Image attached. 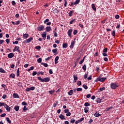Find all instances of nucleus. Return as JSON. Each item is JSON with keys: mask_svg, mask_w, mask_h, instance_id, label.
<instances>
[{"mask_svg": "<svg viewBox=\"0 0 124 124\" xmlns=\"http://www.w3.org/2000/svg\"><path fill=\"white\" fill-rule=\"evenodd\" d=\"M37 79L39 80V81H40L41 82H42L43 83H44V82H50V78H41V77H38Z\"/></svg>", "mask_w": 124, "mask_h": 124, "instance_id": "nucleus-1", "label": "nucleus"}, {"mask_svg": "<svg viewBox=\"0 0 124 124\" xmlns=\"http://www.w3.org/2000/svg\"><path fill=\"white\" fill-rule=\"evenodd\" d=\"M119 87V83L116 82L111 83L110 84V88L111 90H116V88Z\"/></svg>", "mask_w": 124, "mask_h": 124, "instance_id": "nucleus-2", "label": "nucleus"}, {"mask_svg": "<svg viewBox=\"0 0 124 124\" xmlns=\"http://www.w3.org/2000/svg\"><path fill=\"white\" fill-rule=\"evenodd\" d=\"M33 40V37H30L29 39H28L27 40L24 41L23 43H30L31 41Z\"/></svg>", "mask_w": 124, "mask_h": 124, "instance_id": "nucleus-3", "label": "nucleus"}, {"mask_svg": "<svg viewBox=\"0 0 124 124\" xmlns=\"http://www.w3.org/2000/svg\"><path fill=\"white\" fill-rule=\"evenodd\" d=\"M44 28H45L44 26H43V25H40L39 26H38L37 28V30L39 31H43V30H44Z\"/></svg>", "mask_w": 124, "mask_h": 124, "instance_id": "nucleus-4", "label": "nucleus"}, {"mask_svg": "<svg viewBox=\"0 0 124 124\" xmlns=\"http://www.w3.org/2000/svg\"><path fill=\"white\" fill-rule=\"evenodd\" d=\"M76 39H74V41H72L71 43V45L70 46V49H73V48L74 47V45L75 44V43H76V42L75 41Z\"/></svg>", "mask_w": 124, "mask_h": 124, "instance_id": "nucleus-5", "label": "nucleus"}, {"mask_svg": "<svg viewBox=\"0 0 124 124\" xmlns=\"http://www.w3.org/2000/svg\"><path fill=\"white\" fill-rule=\"evenodd\" d=\"M35 90V87L32 86L30 88H27L26 89V92H30V91H34Z\"/></svg>", "mask_w": 124, "mask_h": 124, "instance_id": "nucleus-6", "label": "nucleus"}, {"mask_svg": "<svg viewBox=\"0 0 124 124\" xmlns=\"http://www.w3.org/2000/svg\"><path fill=\"white\" fill-rule=\"evenodd\" d=\"M49 19L47 18L44 21V23L46 24V26H50L51 25V22H49Z\"/></svg>", "mask_w": 124, "mask_h": 124, "instance_id": "nucleus-7", "label": "nucleus"}, {"mask_svg": "<svg viewBox=\"0 0 124 124\" xmlns=\"http://www.w3.org/2000/svg\"><path fill=\"white\" fill-rule=\"evenodd\" d=\"M4 108H5L6 110L8 111V112H10V110H11L10 107L8 106L7 104H5V105H4Z\"/></svg>", "mask_w": 124, "mask_h": 124, "instance_id": "nucleus-8", "label": "nucleus"}, {"mask_svg": "<svg viewBox=\"0 0 124 124\" xmlns=\"http://www.w3.org/2000/svg\"><path fill=\"white\" fill-rule=\"evenodd\" d=\"M13 97L14 98H20L19 94H17L16 93H14L13 94Z\"/></svg>", "mask_w": 124, "mask_h": 124, "instance_id": "nucleus-9", "label": "nucleus"}, {"mask_svg": "<svg viewBox=\"0 0 124 124\" xmlns=\"http://www.w3.org/2000/svg\"><path fill=\"white\" fill-rule=\"evenodd\" d=\"M47 33L46 31L43 32V33L42 34V37L43 38L44 40H45L46 39V36Z\"/></svg>", "mask_w": 124, "mask_h": 124, "instance_id": "nucleus-10", "label": "nucleus"}, {"mask_svg": "<svg viewBox=\"0 0 124 124\" xmlns=\"http://www.w3.org/2000/svg\"><path fill=\"white\" fill-rule=\"evenodd\" d=\"M59 59H60V57H59V56H57L55 57V60H54L55 64H57V63H59V62H58Z\"/></svg>", "mask_w": 124, "mask_h": 124, "instance_id": "nucleus-11", "label": "nucleus"}, {"mask_svg": "<svg viewBox=\"0 0 124 124\" xmlns=\"http://www.w3.org/2000/svg\"><path fill=\"white\" fill-rule=\"evenodd\" d=\"M72 29H70L68 31L67 34L69 37H71V33H72Z\"/></svg>", "mask_w": 124, "mask_h": 124, "instance_id": "nucleus-12", "label": "nucleus"}, {"mask_svg": "<svg viewBox=\"0 0 124 124\" xmlns=\"http://www.w3.org/2000/svg\"><path fill=\"white\" fill-rule=\"evenodd\" d=\"M52 30V28H51V27L50 26H47L46 28V32H49V31H51V30Z\"/></svg>", "mask_w": 124, "mask_h": 124, "instance_id": "nucleus-13", "label": "nucleus"}, {"mask_svg": "<svg viewBox=\"0 0 124 124\" xmlns=\"http://www.w3.org/2000/svg\"><path fill=\"white\" fill-rule=\"evenodd\" d=\"M13 57H14V53H10L8 55V58H9V59H12Z\"/></svg>", "mask_w": 124, "mask_h": 124, "instance_id": "nucleus-14", "label": "nucleus"}, {"mask_svg": "<svg viewBox=\"0 0 124 124\" xmlns=\"http://www.w3.org/2000/svg\"><path fill=\"white\" fill-rule=\"evenodd\" d=\"M59 118H60L61 120H66L64 116L62 114L59 115Z\"/></svg>", "mask_w": 124, "mask_h": 124, "instance_id": "nucleus-15", "label": "nucleus"}, {"mask_svg": "<svg viewBox=\"0 0 124 124\" xmlns=\"http://www.w3.org/2000/svg\"><path fill=\"white\" fill-rule=\"evenodd\" d=\"M29 37V34L25 33L23 34V38L24 39H27Z\"/></svg>", "mask_w": 124, "mask_h": 124, "instance_id": "nucleus-16", "label": "nucleus"}, {"mask_svg": "<svg viewBox=\"0 0 124 124\" xmlns=\"http://www.w3.org/2000/svg\"><path fill=\"white\" fill-rule=\"evenodd\" d=\"M94 117H100V116H101V114H99V113H98V112L96 111L94 114Z\"/></svg>", "mask_w": 124, "mask_h": 124, "instance_id": "nucleus-17", "label": "nucleus"}, {"mask_svg": "<svg viewBox=\"0 0 124 124\" xmlns=\"http://www.w3.org/2000/svg\"><path fill=\"white\" fill-rule=\"evenodd\" d=\"M19 109H20V107H19V106H16L14 107V110H15L16 112L19 111Z\"/></svg>", "mask_w": 124, "mask_h": 124, "instance_id": "nucleus-18", "label": "nucleus"}, {"mask_svg": "<svg viewBox=\"0 0 124 124\" xmlns=\"http://www.w3.org/2000/svg\"><path fill=\"white\" fill-rule=\"evenodd\" d=\"M19 75H20V68H18L16 71V77H19Z\"/></svg>", "mask_w": 124, "mask_h": 124, "instance_id": "nucleus-19", "label": "nucleus"}, {"mask_svg": "<svg viewBox=\"0 0 124 124\" xmlns=\"http://www.w3.org/2000/svg\"><path fill=\"white\" fill-rule=\"evenodd\" d=\"M68 95H72V94H73V90H70L68 92Z\"/></svg>", "mask_w": 124, "mask_h": 124, "instance_id": "nucleus-20", "label": "nucleus"}, {"mask_svg": "<svg viewBox=\"0 0 124 124\" xmlns=\"http://www.w3.org/2000/svg\"><path fill=\"white\" fill-rule=\"evenodd\" d=\"M106 79H107L106 78H100V79H99V80H100V82H104V81H105Z\"/></svg>", "mask_w": 124, "mask_h": 124, "instance_id": "nucleus-21", "label": "nucleus"}, {"mask_svg": "<svg viewBox=\"0 0 124 124\" xmlns=\"http://www.w3.org/2000/svg\"><path fill=\"white\" fill-rule=\"evenodd\" d=\"M9 78H12L13 79H14L15 78V74L12 73L10 75Z\"/></svg>", "mask_w": 124, "mask_h": 124, "instance_id": "nucleus-22", "label": "nucleus"}, {"mask_svg": "<svg viewBox=\"0 0 124 124\" xmlns=\"http://www.w3.org/2000/svg\"><path fill=\"white\" fill-rule=\"evenodd\" d=\"M59 12H60V10H58L57 9H54L53 11V13L54 14H56V13H59Z\"/></svg>", "mask_w": 124, "mask_h": 124, "instance_id": "nucleus-23", "label": "nucleus"}, {"mask_svg": "<svg viewBox=\"0 0 124 124\" xmlns=\"http://www.w3.org/2000/svg\"><path fill=\"white\" fill-rule=\"evenodd\" d=\"M67 43H63L62 45V48L65 49L67 48Z\"/></svg>", "mask_w": 124, "mask_h": 124, "instance_id": "nucleus-24", "label": "nucleus"}, {"mask_svg": "<svg viewBox=\"0 0 124 124\" xmlns=\"http://www.w3.org/2000/svg\"><path fill=\"white\" fill-rule=\"evenodd\" d=\"M85 113L89 112V107H85L84 109Z\"/></svg>", "mask_w": 124, "mask_h": 124, "instance_id": "nucleus-25", "label": "nucleus"}, {"mask_svg": "<svg viewBox=\"0 0 124 124\" xmlns=\"http://www.w3.org/2000/svg\"><path fill=\"white\" fill-rule=\"evenodd\" d=\"M6 120L8 124H11V120L9 119V117H7Z\"/></svg>", "mask_w": 124, "mask_h": 124, "instance_id": "nucleus-26", "label": "nucleus"}, {"mask_svg": "<svg viewBox=\"0 0 124 124\" xmlns=\"http://www.w3.org/2000/svg\"><path fill=\"white\" fill-rule=\"evenodd\" d=\"M0 72L1 73H5L6 72H5V70L2 69V68H0Z\"/></svg>", "mask_w": 124, "mask_h": 124, "instance_id": "nucleus-27", "label": "nucleus"}, {"mask_svg": "<svg viewBox=\"0 0 124 124\" xmlns=\"http://www.w3.org/2000/svg\"><path fill=\"white\" fill-rule=\"evenodd\" d=\"M80 3V0H76L74 2V5H77V4H79Z\"/></svg>", "mask_w": 124, "mask_h": 124, "instance_id": "nucleus-28", "label": "nucleus"}, {"mask_svg": "<svg viewBox=\"0 0 124 124\" xmlns=\"http://www.w3.org/2000/svg\"><path fill=\"white\" fill-rule=\"evenodd\" d=\"M41 64L42 65H44V66H45V67H48V64L47 63L42 62V63H41Z\"/></svg>", "mask_w": 124, "mask_h": 124, "instance_id": "nucleus-29", "label": "nucleus"}, {"mask_svg": "<svg viewBox=\"0 0 124 124\" xmlns=\"http://www.w3.org/2000/svg\"><path fill=\"white\" fill-rule=\"evenodd\" d=\"M72 16H73V11H71L69 13V17H71Z\"/></svg>", "mask_w": 124, "mask_h": 124, "instance_id": "nucleus-30", "label": "nucleus"}, {"mask_svg": "<svg viewBox=\"0 0 124 124\" xmlns=\"http://www.w3.org/2000/svg\"><path fill=\"white\" fill-rule=\"evenodd\" d=\"M84 106H85V107H88V106H91V104H90L89 102H86L84 104Z\"/></svg>", "mask_w": 124, "mask_h": 124, "instance_id": "nucleus-31", "label": "nucleus"}, {"mask_svg": "<svg viewBox=\"0 0 124 124\" xmlns=\"http://www.w3.org/2000/svg\"><path fill=\"white\" fill-rule=\"evenodd\" d=\"M113 108V107H110L109 108H106L105 109V111H106L107 112L109 111V110H111V109H112Z\"/></svg>", "mask_w": 124, "mask_h": 124, "instance_id": "nucleus-32", "label": "nucleus"}, {"mask_svg": "<svg viewBox=\"0 0 124 124\" xmlns=\"http://www.w3.org/2000/svg\"><path fill=\"white\" fill-rule=\"evenodd\" d=\"M86 58V56H85L83 59L79 62V64H82V63H83V62H84V61H85V58Z\"/></svg>", "mask_w": 124, "mask_h": 124, "instance_id": "nucleus-33", "label": "nucleus"}, {"mask_svg": "<svg viewBox=\"0 0 124 124\" xmlns=\"http://www.w3.org/2000/svg\"><path fill=\"white\" fill-rule=\"evenodd\" d=\"M92 8H93V10H94V11H96V8L95 7V6H94V4H92Z\"/></svg>", "mask_w": 124, "mask_h": 124, "instance_id": "nucleus-34", "label": "nucleus"}, {"mask_svg": "<svg viewBox=\"0 0 124 124\" xmlns=\"http://www.w3.org/2000/svg\"><path fill=\"white\" fill-rule=\"evenodd\" d=\"M83 70H84V71H86L87 70V65L86 64H84L82 67Z\"/></svg>", "mask_w": 124, "mask_h": 124, "instance_id": "nucleus-35", "label": "nucleus"}, {"mask_svg": "<svg viewBox=\"0 0 124 124\" xmlns=\"http://www.w3.org/2000/svg\"><path fill=\"white\" fill-rule=\"evenodd\" d=\"M58 52V49L57 48H55L52 50V53L54 54L57 53Z\"/></svg>", "mask_w": 124, "mask_h": 124, "instance_id": "nucleus-36", "label": "nucleus"}, {"mask_svg": "<svg viewBox=\"0 0 124 124\" xmlns=\"http://www.w3.org/2000/svg\"><path fill=\"white\" fill-rule=\"evenodd\" d=\"M53 34L54 37H58V33L57 32L55 31H53Z\"/></svg>", "mask_w": 124, "mask_h": 124, "instance_id": "nucleus-37", "label": "nucleus"}, {"mask_svg": "<svg viewBox=\"0 0 124 124\" xmlns=\"http://www.w3.org/2000/svg\"><path fill=\"white\" fill-rule=\"evenodd\" d=\"M35 49H36V50H40L41 49V46H38L35 47Z\"/></svg>", "mask_w": 124, "mask_h": 124, "instance_id": "nucleus-38", "label": "nucleus"}, {"mask_svg": "<svg viewBox=\"0 0 124 124\" xmlns=\"http://www.w3.org/2000/svg\"><path fill=\"white\" fill-rule=\"evenodd\" d=\"M75 21H76V19H72V20H71L70 22V25H72V24H73V23H74V22H75Z\"/></svg>", "mask_w": 124, "mask_h": 124, "instance_id": "nucleus-39", "label": "nucleus"}, {"mask_svg": "<svg viewBox=\"0 0 124 124\" xmlns=\"http://www.w3.org/2000/svg\"><path fill=\"white\" fill-rule=\"evenodd\" d=\"M73 78L75 81H77V80L78 79V77L75 76V75H73Z\"/></svg>", "mask_w": 124, "mask_h": 124, "instance_id": "nucleus-40", "label": "nucleus"}, {"mask_svg": "<svg viewBox=\"0 0 124 124\" xmlns=\"http://www.w3.org/2000/svg\"><path fill=\"white\" fill-rule=\"evenodd\" d=\"M37 74V72L35 71H33V73H32V76H35Z\"/></svg>", "mask_w": 124, "mask_h": 124, "instance_id": "nucleus-41", "label": "nucleus"}, {"mask_svg": "<svg viewBox=\"0 0 124 124\" xmlns=\"http://www.w3.org/2000/svg\"><path fill=\"white\" fill-rule=\"evenodd\" d=\"M42 62V59H41V58H39V59H38L37 62L39 63H40V62Z\"/></svg>", "mask_w": 124, "mask_h": 124, "instance_id": "nucleus-42", "label": "nucleus"}, {"mask_svg": "<svg viewBox=\"0 0 124 124\" xmlns=\"http://www.w3.org/2000/svg\"><path fill=\"white\" fill-rule=\"evenodd\" d=\"M70 123L71 124H74V123H75V119H74V118L71 119Z\"/></svg>", "mask_w": 124, "mask_h": 124, "instance_id": "nucleus-43", "label": "nucleus"}, {"mask_svg": "<svg viewBox=\"0 0 124 124\" xmlns=\"http://www.w3.org/2000/svg\"><path fill=\"white\" fill-rule=\"evenodd\" d=\"M77 32H78V31L77 30H75L73 32V34H74V35H76V34H77Z\"/></svg>", "mask_w": 124, "mask_h": 124, "instance_id": "nucleus-44", "label": "nucleus"}, {"mask_svg": "<svg viewBox=\"0 0 124 124\" xmlns=\"http://www.w3.org/2000/svg\"><path fill=\"white\" fill-rule=\"evenodd\" d=\"M82 87H83V88H84V89H85V90H88V86H87L85 84H83L82 85Z\"/></svg>", "mask_w": 124, "mask_h": 124, "instance_id": "nucleus-45", "label": "nucleus"}, {"mask_svg": "<svg viewBox=\"0 0 124 124\" xmlns=\"http://www.w3.org/2000/svg\"><path fill=\"white\" fill-rule=\"evenodd\" d=\"M58 103H59V102L58 101H56V103H54L53 105V107H56L57 105H58Z\"/></svg>", "mask_w": 124, "mask_h": 124, "instance_id": "nucleus-46", "label": "nucleus"}, {"mask_svg": "<svg viewBox=\"0 0 124 124\" xmlns=\"http://www.w3.org/2000/svg\"><path fill=\"white\" fill-rule=\"evenodd\" d=\"M4 105H5V103L0 102V107H1V106H4Z\"/></svg>", "mask_w": 124, "mask_h": 124, "instance_id": "nucleus-47", "label": "nucleus"}, {"mask_svg": "<svg viewBox=\"0 0 124 124\" xmlns=\"http://www.w3.org/2000/svg\"><path fill=\"white\" fill-rule=\"evenodd\" d=\"M101 99H97L96 101L97 103H101Z\"/></svg>", "mask_w": 124, "mask_h": 124, "instance_id": "nucleus-48", "label": "nucleus"}, {"mask_svg": "<svg viewBox=\"0 0 124 124\" xmlns=\"http://www.w3.org/2000/svg\"><path fill=\"white\" fill-rule=\"evenodd\" d=\"M48 93L50 94H53L54 93H55V91H54V90L49 91H48Z\"/></svg>", "mask_w": 124, "mask_h": 124, "instance_id": "nucleus-49", "label": "nucleus"}, {"mask_svg": "<svg viewBox=\"0 0 124 124\" xmlns=\"http://www.w3.org/2000/svg\"><path fill=\"white\" fill-rule=\"evenodd\" d=\"M112 34L113 36H116V31L114 30L112 31Z\"/></svg>", "mask_w": 124, "mask_h": 124, "instance_id": "nucleus-50", "label": "nucleus"}, {"mask_svg": "<svg viewBox=\"0 0 124 124\" xmlns=\"http://www.w3.org/2000/svg\"><path fill=\"white\" fill-rule=\"evenodd\" d=\"M105 90H106L105 87L101 88H100V92H102L103 91H105Z\"/></svg>", "mask_w": 124, "mask_h": 124, "instance_id": "nucleus-51", "label": "nucleus"}, {"mask_svg": "<svg viewBox=\"0 0 124 124\" xmlns=\"http://www.w3.org/2000/svg\"><path fill=\"white\" fill-rule=\"evenodd\" d=\"M77 85L78 86H81V85H82V82H81V81H78L77 83Z\"/></svg>", "mask_w": 124, "mask_h": 124, "instance_id": "nucleus-52", "label": "nucleus"}, {"mask_svg": "<svg viewBox=\"0 0 124 124\" xmlns=\"http://www.w3.org/2000/svg\"><path fill=\"white\" fill-rule=\"evenodd\" d=\"M64 6L65 7H66V5H67V1H66V0H64Z\"/></svg>", "mask_w": 124, "mask_h": 124, "instance_id": "nucleus-53", "label": "nucleus"}, {"mask_svg": "<svg viewBox=\"0 0 124 124\" xmlns=\"http://www.w3.org/2000/svg\"><path fill=\"white\" fill-rule=\"evenodd\" d=\"M70 3H71V4H70V6H72V7H73V6H74V2H73V1H71V2H70Z\"/></svg>", "mask_w": 124, "mask_h": 124, "instance_id": "nucleus-54", "label": "nucleus"}, {"mask_svg": "<svg viewBox=\"0 0 124 124\" xmlns=\"http://www.w3.org/2000/svg\"><path fill=\"white\" fill-rule=\"evenodd\" d=\"M77 92H81V91H82V89L81 88H78L77 89Z\"/></svg>", "mask_w": 124, "mask_h": 124, "instance_id": "nucleus-55", "label": "nucleus"}, {"mask_svg": "<svg viewBox=\"0 0 124 124\" xmlns=\"http://www.w3.org/2000/svg\"><path fill=\"white\" fill-rule=\"evenodd\" d=\"M12 5L15 6V5H16V2H15V1H14V0H13L12 1Z\"/></svg>", "mask_w": 124, "mask_h": 124, "instance_id": "nucleus-56", "label": "nucleus"}, {"mask_svg": "<svg viewBox=\"0 0 124 124\" xmlns=\"http://www.w3.org/2000/svg\"><path fill=\"white\" fill-rule=\"evenodd\" d=\"M108 50V48H105V49H104L103 50V52L104 53H107V51Z\"/></svg>", "mask_w": 124, "mask_h": 124, "instance_id": "nucleus-57", "label": "nucleus"}, {"mask_svg": "<svg viewBox=\"0 0 124 124\" xmlns=\"http://www.w3.org/2000/svg\"><path fill=\"white\" fill-rule=\"evenodd\" d=\"M78 122L81 123V122H83L84 121V118H81L80 119L78 120Z\"/></svg>", "mask_w": 124, "mask_h": 124, "instance_id": "nucleus-58", "label": "nucleus"}, {"mask_svg": "<svg viewBox=\"0 0 124 124\" xmlns=\"http://www.w3.org/2000/svg\"><path fill=\"white\" fill-rule=\"evenodd\" d=\"M71 115V113L68 112L66 114V116H67V117H69V116Z\"/></svg>", "mask_w": 124, "mask_h": 124, "instance_id": "nucleus-59", "label": "nucleus"}, {"mask_svg": "<svg viewBox=\"0 0 124 124\" xmlns=\"http://www.w3.org/2000/svg\"><path fill=\"white\" fill-rule=\"evenodd\" d=\"M68 112H69V109H65L64 110V113H68Z\"/></svg>", "mask_w": 124, "mask_h": 124, "instance_id": "nucleus-60", "label": "nucleus"}, {"mask_svg": "<svg viewBox=\"0 0 124 124\" xmlns=\"http://www.w3.org/2000/svg\"><path fill=\"white\" fill-rule=\"evenodd\" d=\"M100 78H97L96 80L94 81V82H96V83H97V82H100Z\"/></svg>", "mask_w": 124, "mask_h": 124, "instance_id": "nucleus-61", "label": "nucleus"}, {"mask_svg": "<svg viewBox=\"0 0 124 124\" xmlns=\"http://www.w3.org/2000/svg\"><path fill=\"white\" fill-rule=\"evenodd\" d=\"M19 48V47L18 46H16L15 47V50H16V51H17Z\"/></svg>", "mask_w": 124, "mask_h": 124, "instance_id": "nucleus-62", "label": "nucleus"}, {"mask_svg": "<svg viewBox=\"0 0 124 124\" xmlns=\"http://www.w3.org/2000/svg\"><path fill=\"white\" fill-rule=\"evenodd\" d=\"M51 58H52V56L48 57V58L45 59V61H49Z\"/></svg>", "mask_w": 124, "mask_h": 124, "instance_id": "nucleus-63", "label": "nucleus"}, {"mask_svg": "<svg viewBox=\"0 0 124 124\" xmlns=\"http://www.w3.org/2000/svg\"><path fill=\"white\" fill-rule=\"evenodd\" d=\"M87 79H88V80H92V75H91L90 76V77L88 78Z\"/></svg>", "mask_w": 124, "mask_h": 124, "instance_id": "nucleus-64", "label": "nucleus"}]
</instances>
